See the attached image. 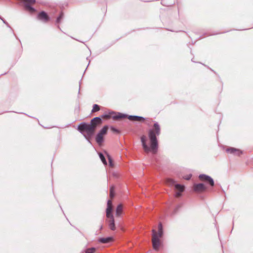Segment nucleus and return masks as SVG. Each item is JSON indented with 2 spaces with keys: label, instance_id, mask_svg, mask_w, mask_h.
I'll return each mask as SVG.
<instances>
[{
  "label": "nucleus",
  "instance_id": "f257e3e1",
  "mask_svg": "<svg viewBox=\"0 0 253 253\" xmlns=\"http://www.w3.org/2000/svg\"><path fill=\"white\" fill-rule=\"evenodd\" d=\"M161 133V128L158 122H155L153 125V128L150 129L148 131V137L150 142V146L147 145V138L146 136H141V141L142 147L144 151L148 153L150 151L153 154L157 153L158 150V141L157 136H159Z\"/></svg>",
  "mask_w": 253,
  "mask_h": 253
},
{
  "label": "nucleus",
  "instance_id": "f03ea898",
  "mask_svg": "<svg viewBox=\"0 0 253 253\" xmlns=\"http://www.w3.org/2000/svg\"><path fill=\"white\" fill-rule=\"evenodd\" d=\"M78 130L89 143H91L90 139L95 132L93 126H91L88 123L82 122L78 125Z\"/></svg>",
  "mask_w": 253,
  "mask_h": 253
},
{
  "label": "nucleus",
  "instance_id": "7ed1b4c3",
  "mask_svg": "<svg viewBox=\"0 0 253 253\" xmlns=\"http://www.w3.org/2000/svg\"><path fill=\"white\" fill-rule=\"evenodd\" d=\"M152 244L153 249L158 251L160 246V238H161L163 234V225L160 222L158 225V232L157 233L154 229L152 230Z\"/></svg>",
  "mask_w": 253,
  "mask_h": 253
},
{
  "label": "nucleus",
  "instance_id": "20e7f679",
  "mask_svg": "<svg viewBox=\"0 0 253 253\" xmlns=\"http://www.w3.org/2000/svg\"><path fill=\"white\" fill-rule=\"evenodd\" d=\"M112 113L115 114L114 116H112V119L115 120L127 118L131 121L143 122L146 120L145 118L138 116L127 115L126 114H123L120 112H113Z\"/></svg>",
  "mask_w": 253,
  "mask_h": 253
},
{
  "label": "nucleus",
  "instance_id": "39448f33",
  "mask_svg": "<svg viewBox=\"0 0 253 253\" xmlns=\"http://www.w3.org/2000/svg\"><path fill=\"white\" fill-rule=\"evenodd\" d=\"M108 129V126H105L97 133L95 140L99 145H101L104 142V135L107 134Z\"/></svg>",
  "mask_w": 253,
  "mask_h": 253
},
{
  "label": "nucleus",
  "instance_id": "423d86ee",
  "mask_svg": "<svg viewBox=\"0 0 253 253\" xmlns=\"http://www.w3.org/2000/svg\"><path fill=\"white\" fill-rule=\"evenodd\" d=\"M23 2L24 8L25 10L31 13H35L36 9L32 5L36 3V0H21Z\"/></svg>",
  "mask_w": 253,
  "mask_h": 253
},
{
  "label": "nucleus",
  "instance_id": "0eeeda50",
  "mask_svg": "<svg viewBox=\"0 0 253 253\" xmlns=\"http://www.w3.org/2000/svg\"><path fill=\"white\" fill-rule=\"evenodd\" d=\"M199 178L201 181L208 183L211 186H213L214 185L213 179L208 175L202 174L199 176Z\"/></svg>",
  "mask_w": 253,
  "mask_h": 253
},
{
  "label": "nucleus",
  "instance_id": "6e6552de",
  "mask_svg": "<svg viewBox=\"0 0 253 253\" xmlns=\"http://www.w3.org/2000/svg\"><path fill=\"white\" fill-rule=\"evenodd\" d=\"M37 18L43 22H47L50 19L47 14L44 11H42L38 13Z\"/></svg>",
  "mask_w": 253,
  "mask_h": 253
},
{
  "label": "nucleus",
  "instance_id": "1a4fd4ad",
  "mask_svg": "<svg viewBox=\"0 0 253 253\" xmlns=\"http://www.w3.org/2000/svg\"><path fill=\"white\" fill-rule=\"evenodd\" d=\"M102 121L100 117H95L91 120L89 125L91 126H93V129L95 131L97 126L100 125L102 123Z\"/></svg>",
  "mask_w": 253,
  "mask_h": 253
},
{
  "label": "nucleus",
  "instance_id": "9d476101",
  "mask_svg": "<svg viewBox=\"0 0 253 253\" xmlns=\"http://www.w3.org/2000/svg\"><path fill=\"white\" fill-rule=\"evenodd\" d=\"M207 187L203 183L194 184L193 185V190L197 192L205 191Z\"/></svg>",
  "mask_w": 253,
  "mask_h": 253
},
{
  "label": "nucleus",
  "instance_id": "9b49d317",
  "mask_svg": "<svg viewBox=\"0 0 253 253\" xmlns=\"http://www.w3.org/2000/svg\"><path fill=\"white\" fill-rule=\"evenodd\" d=\"M107 218V221L108 223V226L109 228L112 231L115 230L116 226L114 216Z\"/></svg>",
  "mask_w": 253,
  "mask_h": 253
},
{
  "label": "nucleus",
  "instance_id": "f8f14e48",
  "mask_svg": "<svg viewBox=\"0 0 253 253\" xmlns=\"http://www.w3.org/2000/svg\"><path fill=\"white\" fill-rule=\"evenodd\" d=\"M113 241V238L112 237H108L106 238H100L98 239V242L102 244H107L110 243Z\"/></svg>",
  "mask_w": 253,
  "mask_h": 253
},
{
  "label": "nucleus",
  "instance_id": "ddd939ff",
  "mask_svg": "<svg viewBox=\"0 0 253 253\" xmlns=\"http://www.w3.org/2000/svg\"><path fill=\"white\" fill-rule=\"evenodd\" d=\"M112 211H113L112 206H107L106 210L107 218H110V217H112L114 216L112 214Z\"/></svg>",
  "mask_w": 253,
  "mask_h": 253
},
{
  "label": "nucleus",
  "instance_id": "4468645a",
  "mask_svg": "<svg viewBox=\"0 0 253 253\" xmlns=\"http://www.w3.org/2000/svg\"><path fill=\"white\" fill-rule=\"evenodd\" d=\"M226 152L227 153L232 154L234 155V153L236 152H238L239 153H242V151L238 149H236L233 147H229L226 149Z\"/></svg>",
  "mask_w": 253,
  "mask_h": 253
},
{
  "label": "nucleus",
  "instance_id": "2eb2a0df",
  "mask_svg": "<svg viewBox=\"0 0 253 253\" xmlns=\"http://www.w3.org/2000/svg\"><path fill=\"white\" fill-rule=\"evenodd\" d=\"M123 212V205L120 204H119L116 209V215L117 216H120Z\"/></svg>",
  "mask_w": 253,
  "mask_h": 253
},
{
  "label": "nucleus",
  "instance_id": "dca6fc26",
  "mask_svg": "<svg viewBox=\"0 0 253 253\" xmlns=\"http://www.w3.org/2000/svg\"><path fill=\"white\" fill-rule=\"evenodd\" d=\"M175 188L176 190L179 192H183L184 190V186L179 184H176L175 185Z\"/></svg>",
  "mask_w": 253,
  "mask_h": 253
},
{
  "label": "nucleus",
  "instance_id": "f3484780",
  "mask_svg": "<svg viewBox=\"0 0 253 253\" xmlns=\"http://www.w3.org/2000/svg\"><path fill=\"white\" fill-rule=\"evenodd\" d=\"M113 112V111H112L111 112H110L108 114H104L102 115L100 118L106 119H110L111 118H112V116L115 115L114 113H112Z\"/></svg>",
  "mask_w": 253,
  "mask_h": 253
},
{
  "label": "nucleus",
  "instance_id": "a211bd4d",
  "mask_svg": "<svg viewBox=\"0 0 253 253\" xmlns=\"http://www.w3.org/2000/svg\"><path fill=\"white\" fill-rule=\"evenodd\" d=\"M107 155V159L109 161V166L111 167H113L114 166L113 160L111 157V156L105 152Z\"/></svg>",
  "mask_w": 253,
  "mask_h": 253
},
{
  "label": "nucleus",
  "instance_id": "6ab92c4d",
  "mask_svg": "<svg viewBox=\"0 0 253 253\" xmlns=\"http://www.w3.org/2000/svg\"><path fill=\"white\" fill-rule=\"evenodd\" d=\"M99 156L103 164L105 165H107V163L104 155L102 153H99Z\"/></svg>",
  "mask_w": 253,
  "mask_h": 253
},
{
  "label": "nucleus",
  "instance_id": "aec40b11",
  "mask_svg": "<svg viewBox=\"0 0 253 253\" xmlns=\"http://www.w3.org/2000/svg\"><path fill=\"white\" fill-rule=\"evenodd\" d=\"M100 110V106L97 104H94L91 112L94 113Z\"/></svg>",
  "mask_w": 253,
  "mask_h": 253
},
{
  "label": "nucleus",
  "instance_id": "412c9836",
  "mask_svg": "<svg viewBox=\"0 0 253 253\" xmlns=\"http://www.w3.org/2000/svg\"><path fill=\"white\" fill-rule=\"evenodd\" d=\"M96 251V248L94 247H92L90 248L87 249L85 252L86 253H94Z\"/></svg>",
  "mask_w": 253,
  "mask_h": 253
},
{
  "label": "nucleus",
  "instance_id": "4be33fe9",
  "mask_svg": "<svg viewBox=\"0 0 253 253\" xmlns=\"http://www.w3.org/2000/svg\"><path fill=\"white\" fill-rule=\"evenodd\" d=\"M115 194H114V187L112 186L110 188V197L111 198H113L114 197Z\"/></svg>",
  "mask_w": 253,
  "mask_h": 253
},
{
  "label": "nucleus",
  "instance_id": "5701e85b",
  "mask_svg": "<svg viewBox=\"0 0 253 253\" xmlns=\"http://www.w3.org/2000/svg\"><path fill=\"white\" fill-rule=\"evenodd\" d=\"M111 129L113 132H115L116 133H119L120 132L118 129L116 128L115 127H114L113 126H111Z\"/></svg>",
  "mask_w": 253,
  "mask_h": 253
},
{
  "label": "nucleus",
  "instance_id": "b1692460",
  "mask_svg": "<svg viewBox=\"0 0 253 253\" xmlns=\"http://www.w3.org/2000/svg\"><path fill=\"white\" fill-rule=\"evenodd\" d=\"M192 176V174H190L189 175H187L183 177V178L186 180H189L190 179L191 177Z\"/></svg>",
  "mask_w": 253,
  "mask_h": 253
},
{
  "label": "nucleus",
  "instance_id": "393cba45",
  "mask_svg": "<svg viewBox=\"0 0 253 253\" xmlns=\"http://www.w3.org/2000/svg\"><path fill=\"white\" fill-rule=\"evenodd\" d=\"M168 182L169 184H174L175 182L173 180V179H168Z\"/></svg>",
  "mask_w": 253,
  "mask_h": 253
},
{
  "label": "nucleus",
  "instance_id": "a878e982",
  "mask_svg": "<svg viewBox=\"0 0 253 253\" xmlns=\"http://www.w3.org/2000/svg\"><path fill=\"white\" fill-rule=\"evenodd\" d=\"M182 192L177 191V192H176L175 195V196L176 197H179L181 196V193H182Z\"/></svg>",
  "mask_w": 253,
  "mask_h": 253
},
{
  "label": "nucleus",
  "instance_id": "bb28decb",
  "mask_svg": "<svg viewBox=\"0 0 253 253\" xmlns=\"http://www.w3.org/2000/svg\"><path fill=\"white\" fill-rule=\"evenodd\" d=\"M0 19L3 21V22L8 27H10V26L9 25L8 23L4 20L2 18H1L0 16Z\"/></svg>",
  "mask_w": 253,
  "mask_h": 253
},
{
  "label": "nucleus",
  "instance_id": "cd10ccee",
  "mask_svg": "<svg viewBox=\"0 0 253 253\" xmlns=\"http://www.w3.org/2000/svg\"><path fill=\"white\" fill-rule=\"evenodd\" d=\"M107 206H112V202L110 200H109L107 202Z\"/></svg>",
  "mask_w": 253,
  "mask_h": 253
},
{
  "label": "nucleus",
  "instance_id": "c85d7f7f",
  "mask_svg": "<svg viewBox=\"0 0 253 253\" xmlns=\"http://www.w3.org/2000/svg\"><path fill=\"white\" fill-rule=\"evenodd\" d=\"M61 18H60L59 16H58L57 19H56V22L57 23H59L60 22V21L61 20Z\"/></svg>",
  "mask_w": 253,
  "mask_h": 253
},
{
  "label": "nucleus",
  "instance_id": "c756f323",
  "mask_svg": "<svg viewBox=\"0 0 253 253\" xmlns=\"http://www.w3.org/2000/svg\"><path fill=\"white\" fill-rule=\"evenodd\" d=\"M242 154V153H239L238 152H235V153H234V155H236V156H240Z\"/></svg>",
  "mask_w": 253,
  "mask_h": 253
},
{
  "label": "nucleus",
  "instance_id": "7c9ffc66",
  "mask_svg": "<svg viewBox=\"0 0 253 253\" xmlns=\"http://www.w3.org/2000/svg\"><path fill=\"white\" fill-rule=\"evenodd\" d=\"M58 16H59L60 18H61V19H62L63 17V13L62 12H61Z\"/></svg>",
  "mask_w": 253,
  "mask_h": 253
},
{
  "label": "nucleus",
  "instance_id": "2f4dec72",
  "mask_svg": "<svg viewBox=\"0 0 253 253\" xmlns=\"http://www.w3.org/2000/svg\"><path fill=\"white\" fill-rule=\"evenodd\" d=\"M102 227H103V226H102V225H101V226H100V230H101V229H102Z\"/></svg>",
  "mask_w": 253,
  "mask_h": 253
},
{
  "label": "nucleus",
  "instance_id": "473e14b6",
  "mask_svg": "<svg viewBox=\"0 0 253 253\" xmlns=\"http://www.w3.org/2000/svg\"><path fill=\"white\" fill-rule=\"evenodd\" d=\"M146 124L148 125H149V123H147V122H146Z\"/></svg>",
  "mask_w": 253,
  "mask_h": 253
}]
</instances>
